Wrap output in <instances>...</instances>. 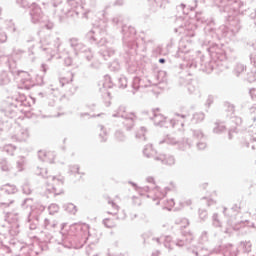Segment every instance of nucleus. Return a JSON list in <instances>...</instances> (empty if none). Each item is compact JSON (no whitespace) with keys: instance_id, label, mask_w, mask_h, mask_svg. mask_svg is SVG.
<instances>
[{"instance_id":"3","label":"nucleus","mask_w":256,"mask_h":256,"mask_svg":"<svg viewBox=\"0 0 256 256\" xmlns=\"http://www.w3.org/2000/svg\"><path fill=\"white\" fill-rule=\"evenodd\" d=\"M159 63H165V59L163 58L159 59Z\"/></svg>"},{"instance_id":"2","label":"nucleus","mask_w":256,"mask_h":256,"mask_svg":"<svg viewBox=\"0 0 256 256\" xmlns=\"http://www.w3.org/2000/svg\"><path fill=\"white\" fill-rule=\"evenodd\" d=\"M104 225L111 229L112 227H115V223L111 219H105L104 220Z\"/></svg>"},{"instance_id":"1","label":"nucleus","mask_w":256,"mask_h":256,"mask_svg":"<svg viewBox=\"0 0 256 256\" xmlns=\"http://www.w3.org/2000/svg\"><path fill=\"white\" fill-rule=\"evenodd\" d=\"M111 205V207H113V211H111L109 208H108V213L110 214V215H117V213H118V211H119V206H117L115 203H111L110 204Z\"/></svg>"}]
</instances>
